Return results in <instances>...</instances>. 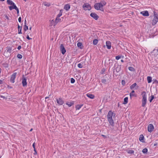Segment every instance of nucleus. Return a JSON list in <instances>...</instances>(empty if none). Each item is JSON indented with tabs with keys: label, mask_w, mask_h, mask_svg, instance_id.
Listing matches in <instances>:
<instances>
[{
	"label": "nucleus",
	"mask_w": 158,
	"mask_h": 158,
	"mask_svg": "<svg viewBox=\"0 0 158 158\" xmlns=\"http://www.w3.org/2000/svg\"><path fill=\"white\" fill-rule=\"evenodd\" d=\"M142 106L145 107L147 103V94L145 91H143L142 93Z\"/></svg>",
	"instance_id": "f257e3e1"
},
{
	"label": "nucleus",
	"mask_w": 158,
	"mask_h": 158,
	"mask_svg": "<svg viewBox=\"0 0 158 158\" xmlns=\"http://www.w3.org/2000/svg\"><path fill=\"white\" fill-rule=\"evenodd\" d=\"M114 69L113 70V74H115V70H116V71L117 73H119L121 70V65H119L118 64H117V65L115 64L114 65Z\"/></svg>",
	"instance_id": "f03ea898"
},
{
	"label": "nucleus",
	"mask_w": 158,
	"mask_h": 158,
	"mask_svg": "<svg viewBox=\"0 0 158 158\" xmlns=\"http://www.w3.org/2000/svg\"><path fill=\"white\" fill-rule=\"evenodd\" d=\"M103 6V5H102L101 3H97L95 4L94 5V7L96 10H100L102 11H103V10H102L100 9V8Z\"/></svg>",
	"instance_id": "7ed1b4c3"
},
{
	"label": "nucleus",
	"mask_w": 158,
	"mask_h": 158,
	"mask_svg": "<svg viewBox=\"0 0 158 158\" xmlns=\"http://www.w3.org/2000/svg\"><path fill=\"white\" fill-rule=\"evenodd\" d=\"M82 7L85 10H90L91 9L90 5L88 3H85L83 5Z\"/></svg>",
	"instance_id": "20e7f679"
},
{
	"label": "nucleus",
	"mask_w": 158,
	"mask_h": 158,
	"mask_svg": "<svg viewBox=\"0 0 158 158\" xmlns=\"http://www.w3.org/2000/svg\"><path fill=\"white\" fill-rule=\"evenodd\" d=\"M22 83L23 87H25L27 86V78L26 77H24L23 75L22 77Z\"/></svg>",
	"instance_id": "39448f33"
},
{
	"label": "nucleus",
	"mask_w": 158,
	"mask_h": 158,
	"mask_svg": "<svg viewBox=\"0 0 158 158\" xmlns=\"http://www.w3.org/2000/svg\"><path fill=\"white\" fill-rule=\"evenodd\" d=\"M16 73H14L11 75L10 79V81L12 83L15 82V80L16 78Z\"/></svg>",
	"instance_id": "423d86ee"
},
{
	"label": "nucleus",
	"mask_w": 158,
	"mask_h": 158,
	"mask_svg": "<svg viewBox=\"0 0 158 158\" xmlns=\"http://www.w3.org/2000/svg\"><path fill=\"white\" fill-rule=\"evenodd\" d=\"M60 49L63 55H64L66 52V49L63 44H61L60 45Z\"/></svg>",
	"instance_id": "0eeeda50"
},
{
	"label": "nucleus",
	"mask_w": 158,
	"mask_h": 158,
	"mask_svg": "<svg viewBox=\"0 0 158 158\" xmlns=\"http://www.w3.org/2000/svg\"><path fill=\"white\" fill-rule=\"evenodd\" d=\"M90 16L95 20H98L99 18L98 16L94 12L91 13Z\"/></svg>",
	"instance_id": "6e6552de"
},
{
	"label": "nucleus",
	"mask_w": 158,
	"mask_h": 158,
	"mask_svg": "<svg viewBox=\"0 0 158 158\" xmlns=\"http://www.w3.org/2000/svg\"><path fill=\"white\" fill-rule=\"evenodd\" d=\"M154 129V127L153 124H149L148 127V131L150 132H152Z\"/></svg>",
	"instance_id": "1a4fd4ad"
},
{
	"label": "nucleus",
	"mask_w": 158,
	"mask_h": 158,
	"mask_svg": "<svg viewBox=\"0 0 158 158\" xmlns=\"http://www.w3.org/2000/svg\"><path fill=\"white\" fill-rule=\"evenodd\" d=\"M56 102L59 105H62L64 103V101L61 98L56 99Z\"/></svg>",
	"instance_id": "9d476101"
},
{
	"label": "nucleus",
	"mask_w": 158,
	"mask_h": 158,
	"mask_svg": "<svg viewBox=\"0 0 158 158\" xmlns=\"http://www.w3.org/2000/svg\"><path fill=\"white\" fill-rule=\"evenodd\" d=\"M140 14L143 15L144 16H149V14L148 11L147 10H145L140 12Z\"/></svg>",
	"instance_id": "9b49d317"
},
{
	"label": "nucleus",
	"mask_w": 158,
	"mask_h": 158,
	"mask_svg": "<svg viewBox=\"0 0 158 158\" xmlns=\"http://www.w3.org/2000/svg\"><path fill=\"white\" fill-rule=\"evenodd\" d=\"M113 115V113L111 110L109 111L107 115V119L112 118V116Z\"/></svg>",
	"instance_id": "f8f14e48"
},
{
	"label": "nucleus",
	"mask_w": 158,
	"mask_h": 158,
	"mask_svg": "<svg viewBox=\"0 0 158 158\" xmlns=\"http://www.w3.org/2000/svg\"><path fill=\"white\" fill-rule=\"evenodd\" d=\"M106 76V75L105 77H103V78L101 80V82L105 84H107L108 81V80L105 79L106 78H107V76Z\"/></svg>",
	"instance_id": "ddd939ff"
},
{
	"label": "nucleus",
	"mask_w": 158,
	"mask_h": 158,
	"mask_svg": "<svg viewBox=\"0 0 158 158\" xmlns=\"http://www.w3.org/2000/svg\"><path fill=\"white\" fill-rule=\"evenodd\" d=\"M106 45L108 49H110L111 47V43L110 41H107L106 42Z\"/></svg>",
	"instance_id": "4468645a"
},
{
	"label": "nucleus",
	"mask_w": 158,
	"mask_h": 158,
	"mask_svg": "<svg viewBox=\"0 0 158 158\" xmlns=\"http://www.w3.org/2000/svg\"><path fill=\"white\" fill-rule=\"evenodd\" d=\"M108 120L110 123V124L113 127L114 126V122L112 118H108Z\"/></svg>",
	"instance_id": "2eb2a0df"
},
{
	"label": "nucleus",
	"mask_w": 158,
	"mask_h": 158,
	"mask_svg": "<svg viewBox=\"0 0 158 158\" xmlns=\"http://www.w3.org/2000/svg\"><path fill=\"white\" fill-rule=\"evenodd\" d=\"M61 11H62L61 10H60L59 13L57 15V17L55 21H56V23H57L59 22V21H57L58 18H59L62 15V12Z\"/></svg>",
	"instance_id": "dca6fc26"
},
{
	"label": "nucleus",
	"mask_w": 158,
	"mask_h": 158,
	"mask_svg": "<svg viewBox=\"0 0 158 158\" xmlns=\"http://www.w3.org/2000/svg\"><path fill=\"white\" fill-rule=\"evenodd\" d=\"M70 8V6L69 4H67L64 6V9L67 11L69 10Z\"/></svg>",
	"instance_id": "f3484780"
},
{
	"label": "nucleus",
	"mask_w": 158,
	"mask_h": 158,
	"mask_svg": "<svg viewBox=\"0 0 158 158\" xmlns=\"http://www.w3.org/2000/svg\"><path fill=\"white\" fill-rule=\"evenodd\" d=\"M86 96L88 98H89L91 99H93L95 97L94 95L93 94H89V93L87 94H86Z\"/></svg>",
	"instance_id": "a211bd4d"
},
{
	"label": "nucleus",
	"mask_w": 158,
	"mask_h": 158,
	"mask_svg": "<svg viewBox=\"0 0 158 158\" xmlns=\"http://www.w3.org/2000/svg\"><path fill=\"white\" fill-rule=\"evenodd\" d=\"M158 21V18H153L152 21V25H155Z\"/></svg>",
	"instance_id": "6ab92c4d"
},
{
	"label": "nucleus",
	"mask_w": 158,
	"mask_h": 158,
	"mask_svg": "<svg viewBox=\"0 0 158 158\" xmlns=\"http://www.w3.org/2000/svg\"><path fill=\"white\" fill-rule=\"evenodd\" d=\"M83 106V104H80V105H77L76 106L75 108L76 109V110H79L81 107Z\"/></svg>",
	"instance_id": "aec40b11"
},
{
	"label": "nucleus",
	"mask_w": 158,
	"mask_h": 158,
	"mask_svg": "<svg viewBox=\"0 0 158 158\" xmlns=\"http://www.w3.org/2000/svg\"><path fill=\"white\" fill-rule=\"evenodd\" d=\"M135 91L134 90H133L130 93V97L131 98L132 97H133V96H135V94H134V93H135Z\"/></svg>",
	"instance_id": "412c9836"
},
{
	"label": "nucleus",
	"mask_w": 158,
	"mask_h": 158,
	"mask_svg": "<svg viewBox=\"0 0 158 158\" xmlns=\"http://www.w3.org/2000/svg\"><path fill=\"white\" fill-rule=\"evenodd\" d=\"M144 138V137L143 135H140L139 138V140L142 142H143V139Z\"/></svg>",
	"instance_id": "4be33fe9"
},
{
	"label": "nucleus",
	"mask_w": 158,
	"mask_h": 158,
	"mask_svg": "<svg viewBox=\"0 0 158 158\" xmlns=\"http://www.w3.org/2000/svg\"><path fill=\"white\" fill-rule=\"evenodd\" d=\"M82 43L81 42H79L77 43V47L81 49H82L83 48V46H82Z\"/></svg>",
	"instance_id": "5701e85b"
},
{
	"label": "nucleus",
	"mask_w": 158,
	"mask_h": 158,
	"mask_svg": "<svg viewBox=\"0 0 158 158\" xmlns=\"http://www.w3.org/2000/svg\"><path fill=\"white\" fill-rule=\"evenodd\" d=\"M7 2L8 5H13L15 4L14 2L10 0H7Z\"/></svg>",
	"instance_id": "b1692460"
},
{
	"label": "nucleus",
	"mask_w": 158,
	"mask_h": 158,
	"mask_svg": "<svg viewBox=\"0 0 158 158\" xmlns=\"http://www.w3.org/2000/svg\"><path fill=\"white\" fill-rule=\"evenodd\" d=\"M147 80L148 83H150L152 81V77L150 76H148L147 77Z\"/></svg>",
	"instance_id": "393cba45"
},
{
	"label": "nucleus",
	"mask_w": 158,
	"mask_h": 158,
	"mask_svg": "<svg viewBox=\"0 0 158 158\" xmlns=\"http://www.w3.org/2000/svg\"><path fill=\"white\" fill-rule=\"evenodd\" d=\"M128 98L127 97H125L124 99V102L123 104H126L128 102Z\"/></svg>",
	"instance_id": "a878e982"
},
{
	"label": "nucleus",
	"mask_w": 158,
	"mask_h": 158,
	"mask_svg": "<svg viewBox=\"0 0 158 158\" xmlns=\"http://www.w3.org/2000/svg\"><path fill=\"white\" fill-rule=\"evenodd\" d=\"M154 18H153L156 19L158 18V14H157L155 11H154Z\"/></svg>",
	"instance_id": "bb28decb"
},
{
	"label": "nucleus",
	"mask_w": 158,
	"mask_h": 158,
	"mask_svg": "<svg viewBox=\"0 0 158 158\" xmlns=\"http://www.w3.org/2000/svg\"><path fill=\"white\" fill-rule=\"evenodd\" d=\"M137 84L136 83H134L132 85L130 86V89H133L135 87L136 85Z\"/></svg>",
	"instance_id": "cd10ccee"
},
{
	"label": "nucleus",
	"mask_w": 158,
	"mask_h": 158,
	"mask_svg": "<svg viewBox=\"0 0 158 158\" xmlns=\"http://www.w3.org/2000/svg\"><path fill=\"white\" fill-rule=\"evenodd\" d=\"M74 104V102H67L66 103V104L69 107H70Z\"/></svg>",
	"instance_id": "c85d7f7f"
},
{
	"label": "nucleus",
	"mask_w": 158,
	"mask_h": 158,
	"mask_svg": "<svg viewBox=\"0 0 158 158\" xmlns=\"http://www.w3.org/2000/svg\"><path fill=\"white\" fill-rule=\"evenodd\" d=\"M20 27L19 25H18V28L19 29L18 34H21L22 33V31H21L22 27H20Z\"/></svg>",
	"instance_id": "c756f323"
},
{
	"label": "nucleus",
	"mask_w": 158,
	"mask_h": 158,
	"mask_svg": "<svg viewBox=\"0 0 158 158\" xmlns=\"http://www.w3.org/2000/svg\"><path fill=\"white\" fill-rule=\"evenodd\" d=\"M98 43V40L95 39L93 40V44L94 45H96Z\"/></svg>",
	"instance_id": "7c9ffc66"
},
{
	"label": "nucleus",
	"mask_w": 158,
	"mask_h": 158,
	"mask_svg": "<svg viewBox=\"0 0 158 158\" xmlns=\"http://www.w3.org/2000/svg\"><path fill=\"white\" fill-rule=\"evenodd\" d=\"M2 65L5 68H8L9 66L8 63L6 62L3 63Z\"/></svg>",
	"instance_id": "2f4dec72"
},
{
	"label": "nucleus",
	"mask_w": 158,
	"mask_h": 158,
	"mask_svg": "<svg viewBox=\"0 0 158 158\" xmlns=\"http://www.w3.org/2000/svg\"><path fill=\"white\" fill-rule=\"evenodd\" d=\"M7 52H9L10 53H11V51L12 50V48L11 47H7Z\"/></svg>",
	"instance_id": "473e14b6"
},
{
	"label": "nucleus",
	"mask_w": 158,
	"mask_h": 158,
	"mask_svg": "<svg viewBox=\"0 0 158 158\" xmlns=\"http://www.w3.org/2000/svg\"><path fill=\"white\" fill-rule=\"evenodd\" d=\"M128 69L130 71H134L135 70L134 68L132 67H129Z\"/></svg>",
	"instance_id": "72a5a7b5"
},
{
	"label": "nucleus",
	"mask_w": 158,
	"mask_h": 158,
	"mask_svg": "<svg viewBox=\"0 0 158 158\" xmlns=\"http://www.w3.org/2000/svg\"><path fill=\"white\" fill-rule=\"evenodd\" d=\"M44 5L47 6H49L51 5V4L50 3H47L46 2H44Z\"/></svg>",
	"instance_id": "f704fd0d"
},
{
	"label": "nucleus",
	"mask_w": 158,
	"mask_h": 158,
	"mask_svg": "<svg viewBox=\"0 0 158 158\" xmlns=\"http://www.w3.org/2000/svg\"><path fill=\"white\" fill-rule=\"evenodd\" d=\"M148 152V149L146 148L143 149L142 150V152L144 154H146Z\"/></svg>",
	"instance_id": "c9c22d12"
},
{
	"label": "nucleus",
	"mask_w": 158,
	"mask_h": 158,
	"mask_svg": "<svg viewBox=\"0 0 158 158\" xmlns=\"http://www.w3.org/2000/svg\"><path fill=\"white\" fill-rule=\"evenodd\" d=\"M150 98L149 99V102H151L153 99L154 98V96L153 95H152L150 97Z\"/></svg>",
	"instance_id": "e433bc0d"
},
{
	"label": "nucleus",
	"mask_w": 158,
	"mask_h": 158,
	"mask_svg": "<svg viewBox=\"0 0 158 158\" xmlns=\"http://www.w3.org/2000/svg\"><path fill=\"white\" fill-rule=\"evenodd\" d=\"M128 153L130 154H133L134 152V151L133 150H129L128 152Z\"/></svg>",
	"instance_id": "4c0bfd02"
},
{
	"label": "nucleus",
	"mask_w": 158,
	"mask_h": 158,
	"mask_svg": "<svg viewBox=\"0 0 158 158\" xmlns=\"http://www.w3.org/2000/svg\"><path fill=\"white\" fill-rule=\"evenodd\" d=\"M28 29V27L26 25H24V30L25 31H26Z\"/></svg>",
	"instance_id": "58836bf2"
},
{
	"label": "nucleus",
	"mask_w": 158,
	"mask_h": 158,
	"mask_svg": "<svg viewBox=\"0 0 158 158\" xmlns=\"http://www.w3.org/2000/svg\"><path fill=\"white\" fill-rule=\"evenodd\" d=\"M121 57H122V56H120V55H118V56H116L115 58H116V60H118L120 58H121Z\"/></svg>",
	"instance_id": "ea45409f"
},
{
	"label": "nucleus",
	"mask_w": 158,
	"mask_h": 158,
	"mask_svg": "<svg viewBox=\"0 0 158 158\" xmlns=\"http://www.w3.org/2000/svg\"><path fill=\"white\" fill-rule=\"evenodd\" d=\"M75 82V79L72 78H71V81H70V82L71 83H74Z\"/></svg>",
	"instance_id": "a19ab883"
},
{
	"label": "nucleus",
	"mask_w": 158,
	"mask_h": 158,
	"mask_svg": "<svg viewBox=\"0 0 158 158\" xmlns=\"http://www.w3.org/2000/svg\"><path fill=\"white\" fill-rule=\"evenodd\" d=\"M77 66L80 68H82L83 67V66L82 64H81V63L78 64L77 65Z\"/></svg>",
	"instance_id": "79ce46f5"
},
{
	"label": "nucleus",
	"mask_w": 158,
	"mask_h": 158,
	"mask_svg": "<svg viewBox=\"0 0 158 158\" xmlns=\"http://www.w3.org/2000/svg\"><path fill=\"white\" fill-rule=\"evenodd\" d=\"M17 57L19 59H21L22 58V56L21 54H18L17 56Z\"/></svg>",
	"instance_id": "37998d69"
},
{
	"label": "nucleus",
	"mask_w": 158,
	"mask_h": 158,
	"mask_svg": "<svg viewBox=\"0 0 158 158\" xmlns=\"http://www.w3.org/2000/svg\"><path fill=\"white\" fill-rule=\"evenodd\" d=\"M13 9H15L16 10L18 9V8H17V7L15 5V4H14L13 5Z\"/></svg>",
	"instance_id": "c03bdc74"
},
{
	"label": "nucleus",
	"mask_w": 158,
	"mask_h": 158,
	"mask_svg": "<svg viewBox=\"0 0 158 158\" xmlns=\"http://www.w3.org/2000/svg\"><path fill=\"white\" fill-rule=\"evenodd\" d=\"M13 5H12V6H9V9L10 10H11L12 9H13Z\"/></svg>",
	"instance_id": "a18cd8bd"
},
{
	"label": "nucleus",
	"mask_w": 158,
	"mask_h": 158,
	"mask_svg": "<svg viewBox=\"0 0 158 158\" xmlns=\"http://www.w3.org/2000/svg\"><path fill=\"white\" fill-rule=\"evenodd\" d=\"M122 85H125V80H122Z\"/></svg>",
	"instance_id": "49530a36"
},
{
	"label": "nucleus",
	"mask_w": 158,
	"mask_h": 158,
	"mask_svg": "<svg viewBox=\"0 0 158 158\" xmlns=\"http://www.w3.org/2000/svg\"><path fill=\"white\" fill-rule=\"evenodd\" d=\"M26 38L28 40H31L32 39V38H30L28 34L27 35V36Z\"/></svg>",
	"instance_id": "de8ad7c7"
},
{
	"label": "nucleus",
	"mask_w": 158,
	"mask_h": 158,
	"mask_svg": "<svg viewBox=\"0 0 158 158\" xmlns=\"http://www.w3.org/2000/svg\"><path fill=\"white\" fill-rule=\"evenodd\" d=\"M101 3H102V5H103V6L105 5L106 4V2L104 1H102Z\"/></svg>",
	"instance_id": "09e8293b"
},
{
	"label": "nucleus",
	"mask_w": 158,
	"mask_h": 158,
	"mask_svg": "<svg viewBox=\"0 0 158 158\" xmlns=\"http://www.w3.org/2000/svg\"><path fill=\"white\" fill-rule=\"evenodd\" d=\"M18 21L19 23H20L21 21V17H19L18 19Z\"/></svg>",
	"instance_id": "8fccbe9b"
},
{
	"label": "nucleus",
	"mask_w": 158,
	"mask_h": 158,
	"mask_svg": "<svg viewBox=\"0 0 158 158\" xmlns=\"http://www.w3.org/2000/svg\"><path fill=\"white\" fill-rule=\"evenodd\" d=\"M0 97L1 98H2L4 99H5L6 98L4 96H2V95H0Z\"/></svg>",
	"instance_id": "3c124183"
},
{
	"label": "nucleus",
	"mask_w": 158,
	"mask_h": 158,
	"mask_svg": "<svg viewBox=\"0 0 158 158\" xmlns=\"http://www.w3.org/2000/svg\"><path fill=\"white\" fill-rule=\"evenodd\" d=\"M17 11V14L18 16L19 15V9L16 10Z\"/></svg>",
	"instance_id": "603ef678"
},
{
	"label": "nucleus",
	"mask_w": 158,
	"mask_h": 158,
	"mask_svg": "<svg viewBox=\"0 0 158 158\" xmlns=\"http://www.w3.org/2000/svg\"><path fill=\"white\" fill-rule=\"evenodd\" d=\"M35 143L34 142L32 144V146L33 148H35Z\"/></svg>",
	"instance_id": "864d4df0"
},
{
	"label": "nucleus",
	"mask_w": 158,
	"mask_h": 158,
	"mask_svg": "<svg viewBox=\"0 0 158 158\" xmlns=\"http://www.w3.org/2000/svg\"><path fill=\"white\" fill-rule=\"evenodd\" d=\"M21 48V46L19 45V46L17 48H18V49L19 50Z\"/></svg>",
	"instance_id": "5fc2aeb1"
},
{
	"label": "nucleus",
	"mask_w": 158,
	"mask_h": 158,
	"mask_svg": "<svg viewBox=\"0 0 158 158\" xmlns=\"http://www.w3.org/2000/svg\"><path fill=\"white\" fill-rule=\"evenodd\" d=\"M154 82H155L156 83L158 84V81L156 80H155V81H154Z\"/></svg>",
	"instance_id": "6e6d98bb"
},
{
	"label": "nucleus",
	"mask_w": 158,
	"mask_h": 158,
	"mask_svg": "<svg viewBox=\"0 0 158 158\" xmlns=\"http://www.w3.org/2000/svg\"><path fill=\"white\" fill-rule=\"evenodd\" d=\"M102 136H103L104 138H106V136L105 135H102Z\"/></svg>",
	"instance_id": "4d7b16f0"
},
{
	"label": "nucleus",
	"mask_w": 158,
	"mask_h": 158,
	"mask_svg": "<svg viewBox=\"0 0 158 158\" xmlns=\"http://www.w3.org/2000/svg\"><path fill=\"white\" fill-rule=\"evenodd\" d=\"M3 83V81L0 80V84H2Z\"/></svg>",
	"instance_id": "13d9d810"
},
{
	"label": "nucleus",
	"mask_w": 158,
	"mask_h": 158,
	"mask_svg": "<svg viewBox=\"0 0 158 158\" xmlns=\"http://www.w3.org/2000/svg\"><path fill=\"white\" fill-rule=\"evenodd\" d=\"M5 18H6L7 19H9V18L6 15L5 16Z\"/></svg>",
	"instance_id": "bf43d9fd"
},
{
	"label": "nucleus",
	"mask_w": 158,
	"mask_h": 158,
	"mask_svg": "<svg viewBox=\"0 0 158 158\" xmlns=\"http://www.w3.org/2000/svg\"><path fill=\"white\" fill-rule=\"evenodd\" d=\"M157 143H155V144H154V146H157Z\"/></svg>",
	"instance_id": "052dcab7"
},
{
	"label": "nucleus",
	"mask_w": 158,
	"mask_h": 158,
	"mask_svg": "<svg viewBox=\"0 0 158 158\" xmlns=\"http://www.w3.org/2000/svg\"><path fill=\"white\" fill-rule=\"evenodd\" d=\"M34 151L35 152H37V151H36L35 148H34Z\"/></svg>",
	"instance_id": "680f3d73"
},
{
	"label": "nucleus",
	"mask_w": 158,
	"mask_h": 158,
	"mask_svg": "<svg viewBox=\"0 0 158 158\" xmlns=\"http://www.w3.org/2000/svg\"><path fill=\"white\" fill-rule=\"evenodd\" d=\"M60 20V19L59 18H58L57 19V21H58L59 22Z\"/></svg>",
	"instance_id": "e2e57ef3"
},
{
	"label": "nucleus",
	"mask_w": 158,
	"mask_h": 158,
	"mask_svg": "<svg viewBox=\"0 0 158 158\" xmlns=\"http://www.w3.org/2000/svg\"><path fill=\"white\" fill-rule=\"evenodd\" d=\"M26 19H25V21H24V24H25V25H26Z\"/></svg>",
	"instance_id": "0e129e2a"
},
{
	"label": "nucleus",
	"mask_w": 158,
	"mask_h": 158,
	"mask_svg": "<svg viewBox=\"0 0 158 158\" xmlns=\"http://www.w3.org/2000/svg\"><path fill=\"white\" fill-rule=\"evenodd\" d=\"M121 62H124V60H121Z\"/></svg>",
	"instance_id": "69168bd1"
},
{
	"label": "nucleus",
	"mask_w": 158,
	"mask_h": 158,
	"mask_svg": "<svg viewBox=\"0 0 158 158\" xmlns=\"http://www.w3.org/2000/svg\"><path fill=\"white\" fill-rule=\"evenodd\" d=\"M37 154V152H35V153H34V155H35L36 154Z\"/></svg>",
	"instance_id": "338daca9"
},
{
	"label": "nucleus",
	"mask_w": 158,
	"mask_h": 158,
	"mask_svg": "<svg viewBox=\"0 0 158 158\" xmlns=\"http://www.w3.org/2000/svg\"><path fill=\"white\" fill-rule=\"evenodd\" d=\"M31 28H32V27H30L29 28V30H31Z\"/></svg>",
	"instance_id": "774afa93"
}]
</instances>
